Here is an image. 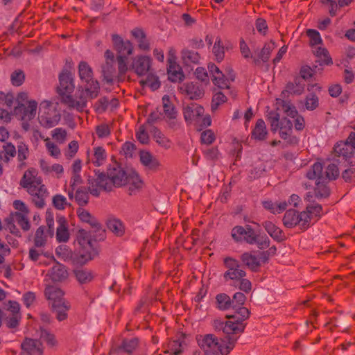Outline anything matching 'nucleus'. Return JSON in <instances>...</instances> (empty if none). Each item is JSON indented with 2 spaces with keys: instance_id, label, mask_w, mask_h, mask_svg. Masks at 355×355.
<instances>
[{
  "instance_id": "aec40b11",
  "label": "nucleus",
  "mask_w": 355,
  "mask_h": 355,
  "mask_svg": "<svg viewBox=\"0 0 355 355\" xmlns=\"http://www.w3.org/2000/svg\"><path fill=\"white\" fill-rule=\"evenodd\" d=\"M254 232L250 226H246V227L235 226L232 230L231 236L236 242L245 241L248 243L252 244L254 242Z\"/></svg>"
},
{
  "instance_id": "864d4df0",
  "label": "nucleus",
  "mask_w": 355,
  "mask_h": 355,
  "mask_svg": "<svg viewBox=\"0 0 355 355\" xmlns=\"http://www.w3.org/2000/svg\"><path fill=\"white\" fill-rule=\"evenodd\" d=\"M51 136L58 144H63L67 140V131L61 128H55L51 131Z\"/></svg>"
},
{
  "instance_id": "5fc2aeb1",
  "label": "nucleus",
  "mask_w": 355,
  "mask_h": 355,
  "mask_svg": "<svg viewBox=\"0 0 355 355\" xmlns=\"http://www.w3.org/2000/svg\"><path fill=\"white\" fill-rule=\"evenodd\" d=\"M52 202L53 206L59 210L64 209L69 205L67 198L61 194L54 196L52 199Z\"/></svg>"
},
{
  "instance_id": "72a5a7b5",
  "label": "nucleus",
  "mask_w": 355,
  "mask_h": 355,
  "mask_svg": "<svg viewBox=\"0 0 355 355\" xmlns=\"http://www.w3.org/2000/svg\"><path fill=\"white\" fill-rule=\"evenodd\" d=\"M266 125L263 119H259L252 130V137L256 140H263L267 136Z\"/></svg>"
},
{
  "instance_id": "6e6d98bb",
  "label": "nucleus",
  "mask_w": 355,
  "mask_h": 355,
  "mask_svg": "<svg viewBox=\"0 0 355 355\" xmlns=\"http://www.w3.org/2000/svg\"><path fill=\"white\" fill-rule=\"evenodd\" d=\"M25 80V75L20 69L15 70L10 76V80L14 86H20Z\"/></svg>"
},
{
  "instance_id": "4d7b16f0",
  "label": "nucleus",
  "mask_w": 355,
  "mask_h": 355,
  "mask_svg": "<svg viewBox=\"0 0 355 355\" xmlns=\"http://www.w3.org/2000/svg\"><path fill=\"white\" fill-rule=\"evenodd\" d=\"M275 48V44L273 42L270 41L266 43L262 49L260 53V58L262 61L266 62L270 55L271 51Z\"/></svg>"
},
{
  "instance_id": "7c9ffc66",
  "label": "nucleus",
  "mask_w": 355,
  "mask_h": 355,
  "mask_svg": "<svg viewBox=\"0 0 355 355\" xmlns=\"http://www.w3.org/2000/svg\"><path fill=\"white\" fill-rule=\"evenodd\" d=\"M263 207L274 214H280L287 207V203L285 201H277L273 202L270 200H266L262 202Z\"/></svg>"
},
{
  "instance_id": "423d86ee",
  "label": "nucleus",
  "mask_w": 355,
  "mask_h": 355,
  "mask_svg": "<svg viewBox=\"0 0 355 355\" xmlns=\"http://www.w3.org/2000/svg\"><path fill=\"white\" fill-rule=\"evenodd\" d=\"M84 86L77 88L74 96H67L63 98V103L69 108L82 111L87 107V102L96 98L100 92L99 83L96 80L84 82Z\"/></svg>"
},
{
  "instance_id": "cd10ccee",
  "label": "nucleus",
  "mask_w": 355,
  "mask_h": 355,
  "mask_svg": "<svg viewBox=\"0 0 355 355\" xmlns=\"http://www.w3.org/2000/svg\"><path fill=\"white\" fill-rule=\"evenodd\" d=\"M132 35L135 38L138 47L141 51H148L150 44L144 32L139 28H135L131 31Z\"/></svg>"
},
{
  "instance_id": "4be33fe9",
  "label": "nucleus",
  "mask_w": 355,
  "mask_h": 355,
  "mask_svg": "<svg viewBox=\"0 0 355 355\" xmlns=\"http://www.w3.org/2000/svg\"><path fill=\"white\" fill-rule=\"evenodd\" d=\"M22 355H42L41 343L37 340L26 338L21 344Z\"/></svg>"
},
{
  "instance_id": "79ce46f5",
  "label": "nucleus",
  "mask_w": 355,
  "mask_h": 355,
  "mask_svg": "<svg viewBox=\"0 0 355 355\" xmlns=\"http://www.w3.org/2000/svg\"><path fill=\"white\" fill-rule=\"evenodd\" d=\"M76 279L80 284H87L90 282L94 278V274L91 270L80 269L75 270Z\"/></svg>"
},
{
  "instance_id": "5701e85b",
  "label": "nucleus",
  "mask_w": 355,
  "mask_h": 355,
  "mask_svg": "<svg viewBox=\"0 0 355 355\" xmlns=\"http://www.w3.org/2000/svg\"><path fill=\"white\" fill-rule=\"evenodd\" d=\"M180 89L182 92L185 94L190 99L200 98L204 94L203 89L198 83L193 82L183 84Z\"/></svg>"
},
{
  "instance_id": "b1692460",
  "label": "nucleus",
  "mask_w": 355,
  "mask_h": 355,
  "mask_svg": "<svg viewBox=\"0 0 355 355\" xmlns=\"http://www.w3.org/2000/svg\"><path fill=\"white\" fill-rule=\"evenodd\" d=\"M57 223L58 226L56 232V239L58 242H67L69 239L67 220L63 216H58Z\"/></svg>"
},
{
  "instance_id": "a211bd4d",
  "label": "nucleus",
  "mask_w": 355,
  "mask_h": 355,
  "mask_svg": "<svg viewBox=\"0 0 355 355\" xmlns=\"http://www.w3.org/2000/svg\"><path fill=\"white\" fill-rule=\"evenodd\" d=\"M75 88L73 75L67 69L63 70L59 76V85L57 87L58 93L64 97L72 96L71 93Z\"/></svg>"
},
{
  "instance_id": "052dcab7",
  "label": "nucleus",
  "mask_w": 355,
  "mask_h": 355,
  "mask_svg": "<svg viewBox=\"0 0 355 355\" xmlns=\"http://www.w3.org/2000/svg\"><path fill=\"white\" fill-rule=\"evenodd\" d=\"M78 148L79 146L78 142L76 141H71L68 144V148L64 153L67 158L71 159L78 152Z\"/></svg>"
},
{
  "instance_id": "f704fd0d",
  "label": "nucleus",
  "mask_w": 355,
  "mask_h": 355,
  "mask_svg": "<svg viewBox=\"0 0 355 355\" xmlns=\"http://www.w3.org/2000/svg\"><path fill=\"white\" fill-rule=\"evenodd\" d=\"M107 158L105 150L102 147H94V153L90 158L91 162L96 166H100L103 165Z\"/></svg>"
},
{
  "instance_id": "a878e982",
  "label": "nucleus",
  "mask_w": 355,
  "mask_h": 355,
  "mask_svg": "<svg viewBox=\"0 0 355 355\" xmlns=\"http://www.w3.org/2000/svg\"><path fill=\"white\" fill-rule=\"evenodd\" d=\"M40 168L46 175H51L57 178H60L64 173V168L60 164H49L44 161L40 162Z\"/></svg>"
},
{
  "instance_id": "f8f14e48",
  "label": "nucleus",
  "mask_w": 355,
  "mask_h": 355,
  "mask_svg": "<svg viewBox=\"0 0 355 355\" xmlns=\"http://www.w3.org/2000/svg\"><path fill=\"white\" fill-rule=\"evenodd\" d=\"M61 115L51 101L44 100L39 107L38 120L41 125L46 128L55 126L60 121Z\"/></svg>"
},
{
  "instance_id": "69168bd1",
  "label": "nucleus",
  "mask_w": 355,
  "mask_h": 355,
  "mask_svg": "<svg viewBox=\"0 0 355 355\" xmlns=\"http://www.w3.org/2000/svg\"><path fill=\"white\" fill-rule=\"evenodd\" d=\"M254 242L252 244H256L258 248L261 249H263L267 248L269 245V239L267 236H257L255 233L254 232Z\"/></svg>"
},
{
  "instance_id": "c85d7f7f",
  "label": "nucleus",
  "mask_w": 355,
  "mask_h": 355,
  "mask_svg": "<svg viewBox=\"0 0 355 355\" xmlns=\"http://www.w3.org/2000/svg\"><path fill=\"white\" fill-rule=\"evenodd\" d=\"M168 79L172 82L181 81L184 78V74L180 66L177 63L168 64Z\"/></svg>"
},
{
  "instance_id": "bb28decb",
  "label": "nucleus",
  "mask_w": 355,
  "mask_h": 355,
  "mask_svg": "<svg viewBox=\"0 0 355 355\" xmlns=\"http://www.w3.org/2000/svg\"><path fill=\"white\" fill-rule=\"evenodd\" d=\"M48 275L53 282H60L65 279L68 276V273L63 265L55 263L49 271Z\"/></svg>"
},
{
  "instance_id": "7ed1b4c3",
  "label": "nucleus",
  "mask_w": 355,
  "mask_h": 355,
  "mask_svg": "<svg viewBox=\"0 0 355 355\" xmlns=\"http://www.w3.org/2000/svg\"><path fill=\"white\" fill-rule=\"evenodd\" d=\"M246 297L243 293H236L232 301V308L235 311V314L228 316L230 320L224 322L220 320L214 322V326L216 329H222L226 334H237L244 330V324L242 322L249 315L248 309L243 307Z\"/></svg>"
},
{
  "instance_id": "0eeeda50",
  "label": "nucleus",
  "mask_w": 355,
  "mask_h": 355,
  "mask_svg": "<svg viewBox=\"0 0 355 355\" xmlns=\"http://www.w3.org/2000/svg\"><path fill=\"white\" fill-rule=\"evenodd\" d=\"M227 335L220 342L213 334L198 336L197 340L206 355H227L234 348L237 339L234 336Z\"/></svg>"
},
{
  "instance_id": "20e7f679",
  "label": "nucleus",
  "mask_w": 355,
  "mask_h": 355,
  "mask_svg": "<svg viewBox=\"0 0 355 355\" xmlns=\"http://www.w3.org/2000/svg\"><path fill=\"white\" fill-rule=\"evenodd\" d=\"M20 185L31 196L35 207L40 209L44 207L45 199L49 192L36 168H29L24 172L20 180Z\"/></svg>"
},
{
  "instance_id": "de8ad7c7",
  "label": "nucleus",
  "mask_w": 355,
  "mask_h": 355,
  "mask_svg": "<svg viewBox=\"0 0 355 355\" xmlns=\"http://www.w3.org/2000/svg\"><path fill=\"white\" fill-rule=\"evenodd\" d=\"M241 260L243 263L252 270H255L259 266V261L258 259L248 252H245L241 255Z\"/></svg>"
},
{
  "instance_id": "338daca9",
  "label": "nucleus",
  "mask_w": 355,
  "mask_h": 355,
  "mask_svg": "<svg viewBox=\"0 0 355 355\" xmlns=\"http://www.w3.org/2000/svg\"><path fill=\"white\" fill-rule=\"evenodd\" d=\"M96 133L99 138L107 137L110 134V129L107 124H101L96 127Z\"/></svg>"
},
{
  "instance_id": "473e14b6",
  "label": "nucleus",
  "mask_w": 355,
  "mask_h": 355,
  "mask_svg": "<svg viewBox=\"0 0 355 355\" xmlns=\"http://www.w3.org/2000/svg\"><path fill=\"white\" fill-rule=\"evenodd\" d=\"M78 74L83 83L94 80L92 68L85 61L80 62L78 64Z\"/></svg>"
},
{
  "instance_id": "4c0bfd02",
  "label": "nucleus",
  "mask_w": 355,
  "mask_h": 355,
  "mask_svg": "<svg viewBox=\"0 0 355 355\" xmlns=\"http://www.w3.org/2000/svg\"><path fill=\"white\" fill-rule=\"evenodd\" d=\"M212 53L218 62H221L225 57V46L220 37L216 38L212 48Z\"/></svg>"
},
{
  "instance_id": "dca6fc26",
  "label": "nucleus",
  "mask_w": 355,
  "mask_h": 355,
  "mask_svg": "<svg viewBox=\"0 0 355 355\" xmlns=\"http://www.w3.org/2000/svg\"><path fill=\"white\" fill-rule=\"evenodd\" d=\"M130 70L139 77L146 76L153 71V59L146 55H137L131 59Z\"/></svg>"
},
{
  "instance_id": "a18cd8bd",
  "label": "nucleus",
  "mask_w": 355,
  "mask_h": 355,
  "mask_svg": "<svg viewBox=\"0 0 355 355\" xmlns=\"http://www.w3.org/2000/svg\"><path fill=\"white\" fill-rule=\"evenodd\" d=\"M52 306L53 307L56 313V318L59 321L64 320L67 318V312L69 309V306L67 302H62L59 305L55 304V305Z\"/></svg>"
},
{
  "instance_id": "2eb2a0df",
  "label": "nucleus",
  "mask_w": 355,
  "mask_h": 355,
  "mask_svg": "<svg viewBox=\"0 0 355 355\" xmlns=\"http://www.w3.org/2000/svg\"><path fill=\"white\" fill-rule=\"evenodd\" d=\"M339 175L337 166L334 164H329L324 173L322 172V166L320 163H315L306 176L309 179H318L324 180H335Z\"/></svg>"
},
{
  "instance_id": "603ef678",
  "label": "nucleus",
  "mask_w": 355,
  "mask_h": 355,
  "mask_svg": "<svg viewBox=\"0 0 355 355\" xmlns=\"http://www.w3.org/2000/svg\"><path fill=\"white\" fill-rule=\"evenodd\" d=\"M141 83L150 87L152 90H156L160 87L158 77L154 74L153 71L147 75L146 80L141 81Z\"/></svg>"
},
{
  "instance_id": "ddd939ff",
  "label": "nucleus",
  "mask_w": 355,
  "mask_h": 355,
  "mask_svg": "<svg viewBox=\"0 0 355 355\" xmlns=\"http://www.w3.org/2000/svg\"><path fill=\"white\" fill-rule=\"evenodd\" d=\"M208 70L211 76L213 83L219 88H229L231 82L234 81L235 74L230 67H227L224 71H221L214 63L208 65Z\"/></svg>"
},
{
  "instance_id": "58836bf2",
  "label": "nucleus",
  "mask_w": 355,
  "mask_h": 355,
  "mask_svg": "<svg viewBox=\"0 0 355 355\" xmlns=\"http://www.w3.org/2000/svg\"><path fill=\"white\" fill-rule=\"evenodd\" d=\"M183 350L182 342L180 340H174L168 343L164 352L169 355H178Z\"/></svg>"
},
{
  "instance_id": "09e8293b",
  "label": "nucleus",
  "mask_w": 355,
  "mask_h": 355,
  "mask_svg": "<svg viewBox=\"0 0 355 355\" xmlns=\"http://www.w3.org/2000/svg\"><path fill=\"white\" fill-rule=\"evenodd\" d=\"M44 142L46 148L49 155L58 159L61 155V151L59 147L49 138L45 139Z\"/></svg>"
},
{
  "instance_id": "9d476101",
  "label": "nucleus",
  "mask_w": 355,
  "mask_h": 355,
  "mask_svg": "<svg viewBox=\"0 0 355 355\" xmlns=\"http://www.w3.org/2000/svg\"><path fill=\"white\" fill-rule=\"evenodd\" d=\"M77 242L80 245L77 261L84 264L93 259L98 254L96 243L90 238L89 233L85 230H80L77 234Z\"/></svg>"
},
{
  "instance_id": "0e129e2a",
  "label": "nucleus",
  "mask_w": 355,
  "mask_h": 355,
  "mask_svg": "<svg viewBox=\"0 0 355 355\" xmlns=\"http://www.w3.org/2000/svg\"><path fill=\"white\" fill-rule=\"evenodd\" d=\"M19 319V314H6V322L8 327L15 328L18 325Z\"/></svg>"
},
{
  "instance_id": "6ab92c4d",
  "label": "nucleus",
  "mask_w": 355,
  "mask_h": 355,
  "mask_svg": "<svg viewBox=\"0 0 355 355\" xmlns=\"http://www.w3.org/2000/svg\"><path fill=\"white\" fill-rule=\"evenodd\" d=\"M78 218L82 223L87 224L93 228L95 232L99 234V240L103 239L104 231L102 229L101 224L90 212L83 208H78L76 211Z\"/></svg>"
},
{
  "instance_id": "4468645a",
  "label": "nucleus",
  "mask_w": 355,
  "mask_h": 355,
  "mask_svg": "<svg viewBox=\"0 0 355 355\" xmlns=\"http://www.w3.org/2000/svg\"><path fill=\"white\" fill-rule=\"evenodd\" d=\"M310 39V44L313 47L314 54L320 59V62L324 64H331L332 60L327 50L319 46L322 43V39L320 33L315 30L309 29L306 32Z\"/></svg>"
},
{
  "instance_id": "bf43d9fd",
  "label": "nucleus",
  "mask_w": 355,
  "mask_h": 355,
  "mask_svg": "<svg viewBox=\"0 0 355 355\" xmlns=\"http://www.w3.org/2000/svg\"><path fill=\"white\" fill-rule=\"evenodd\" d=\"M88 194L82 189H78L76 191L75 199L80 205H85L88 202Z\"/></svg>"
},
{
  "instance_id": "13d9d810",
  "label": "nucleus",
  "mask_w": 355,
  "mask_h": 355,
  "mask_svg": "<svg viewBox=\"0 0 355 355\" xmlns=\"http://www.w3.org/2000/svg\"><path fill=\"white\" fill-rule=\"evenodd\" d=\"M319 105L318 98L315 94H311L307 96L305 101V107L309 110H315Z\"/></svg>"
},
{
  "instance_id": "39448f33",
  "label": "nucleus",
  "mask_w": 355,
  "mask_h": 355,
  "mask_svg": "<svg viewBox=\"0 0 355 355\" xmlns=\"http://www.w3.org/2000/svg\"><path fill=\"white\" fill-rule=\"evenodd\" d=\"M322 214L320 205H309L306 210L298 213L295 210L289 209L284 214V225L288 228L299 226L301 229H306L311 223L317 221Z\"/></svg>"
},
{
  "instance_id": "49530a36",
  "label": "nucleus",
  "mask_w": 355,
  "mask_h": 355,
  "mask_svg": "<svg viewBox=\"0 0 355 355\" xmlns=\"http://www.w3.org/2000/svg\"><path fill=\"white\" fill-rule=\"evenodd\" d=\"M137 346V339L132 338L130 340H124L122 344L116 349L117 353H121L122 352L130 353L132 352Z\"/></svg>"
},
{
  "instance_id": "3c124183",
  "label": "nucleus",
  "mask_w": 355,
  "mask_h": 355,
  "mask_svg": "<svg viewBox=\"0 0 355 355\" xmlns=\"http://www.w3.org/2000/svg\"><path fill=\"white\" fill-rule=\"evenodd\" d=\"M218 308L222 310H227L232 308V301L230 297L225 293L219 294L216 296Z\"/></svg>"
},
{
  "instance_id": "c9c22d12",
  "label": "nucleus",
  "mask_w": 355,
  "mask_h": 355,
  "mask_svg": "<svg viewBox=\"0 0 355 355\" xmlns=\"http://www.w3.org/2000/svg\"><path fill=\"white\" fill-rule=\"evenodd\" d=\"M162 103L165 117L169 120L175 119L177 116V112L173 104L171 103L169 96L167 95L164 96Z\"/></svg>"
},
{
  "instance_id": "774afa93",
  "label": "nucleus",
  "mask_w": 355,
  "mask_h": 355,
  "mask_svg": "<svg viewBox=\"0 0 355 355\" xmlns=\"http://www.w3.org/2000/svg\"><path fill=\"white\" fill-rule=\"evenodd\" d=\"M226 100V96L222 92L216 93L212 99V109H216L218 105L225 103Z\"/></svg>"
},
{
  "instance_id": "6e6552de",
  "label": "nucleus",
  "mask_w": 355,
  "mask_h": 355,
  "mask_svg": "<svg viewBox=\"0 0 355 355\" xmlns=\"http://www.w3.org/2000/svg\"><path fill=\"white\" fill-rule=\"evenodd\" d=\"M223 263L225 268L223 274L225 282L249 293L252 289V284L250 280L245 278L246 273L242 269L239 261L232 257H226Z\"/></svg>"
},
{
  "instance_id": "2f4dec72",
  "label": "nucleus",
  "mask_w": 355,
  "mask_h": 355,
  "mask_svg": "<svg viewBox=\"0 0 355 355\" xmlns=\"http://www.w3.org/2000/svg\"><path fill=\"white\" fill-rule=\"evenodd\" d=\"M181 59L187 64H198L200 56L198 52L189 49H183L181 52Z\"/></svg>"
},
{
  "instance_id": "e2e57ef3",
  "label": "nucleus",
  "mask_w": 355,
  "mask_h": 355,
  "mask_svg": "<svg viewBox=\"0 0 355 355\" xmlns=\"http://www.w3.org/2000/svg\"><path fill=\"white\" fill-rule=\"evenodd\" d=\"M255 28L257 32L263 35L266 34L268 29L266 21L262 18H258L256 20Z\"/></svg>"
},
{
  "instance_id": "f3484780",
  "label": "nucleus",
  "mask_w": 355,
  "mask_h": 355,
  "mask_svg": "<svg viewBox=\"0 0 355 355\" xmlns=\"http://www.w3.org/2000/svg\"><path fill=\"white\" fill-rule=\"evenodd\" d=\"M355 150V132H352L349 135L346 141H340L334 146V152L335 156L342 160H347L352 157Z\"/></svg>"
},
{
  "instance_id": "393cba45",
  "label": "nucleus",
  "mask_w": 355,
  "mask_h": 355,
  "mask_svg": "<svg viewBox=\"0 0 355 355\" xmlns=\"http://www.w3.org/2000/svg\"><path fill=\"white\" fill-rule=\"evenodd\" d=\"M45 295L49 300H50L52 303V306L57 304H60L62 302H64L63 295L64 293L59 288L54 286H49L46 288Z\"/></svg>"
},
{
  "instance_id": "37998d69",
  "label": "nucleus",
  "mask_w": 355,
  "mask_h": 355,
  "mask_svg": "<svg viewBox=\"0 0 355 355\" xmlns=\"http://www.w3.org/2000/svg\"><path fill=\"white\" fill-rule=\"evenodd\" d=\"M44 227H38L35 232L34 243L37 248L43 247L46 245L48 235L44 232Z\"/></svg>"
},
{
  "instance_id": "c03bdc74",
  "label": "nucleus",
  "mask_w": 355,
  "mask_h": 355,
  "mask_svg": "<svg viewBox=\"0 0 355 355\" xmlns=\"http://www.w3.org/2000/svg\"><path fill=\"white\" fill-rule=\"evenodd\" d=\"M155 141L162 148L167 150L172 146L171 141L160 131H155L153 135Z\"/></svg>"
},
{
  "instance_id": "ea45409f",
  "label": "nucleus",
  "mask_w": 355,
  "mask_h": 355,
  "mask_svg": "<svg viewBox=\"0 0 355 355\" xmlns=\"http://www.w3.org/2000/svg\"><path fill=\"white\" fill-rule=\"evenodd\" d=\"M28 214L16 212L12 217V220L16 222L24 231H28L31 227Z\"/></svg>"
},
{
  "instance_id": "f03ea898",
  "label": "nucleus",
  "mask_w": 355,
  "mask_h": 355,
  "mask_svg": "<svg viewBox=\"0 0 355 355\" xmlns=\"http://www.w3.org/2000/svg\"><path fill=\"white\" fill-rule=\"evenodd\" d=\"M283 110L286 116L280 118L279 114L276 112H270L268 119L270 124L272 132L279 131L280 137L290 146L297 145L299 139L292 135L293 123L297 130H301L304 128V120L302 116L298 114L297 110L289 102H283Z\"/></svg>"
},
{
  "instance_id": "412c9836",
  "label": "nucleus",
  "mask_w": 355,
  "mask_h": 355,
  "mask_svg": "<svg viewBox=\"0 0 355 355\" xmlns=\"http://www.w3.org/2000/svg\"><path fill=\"white\" fill-rule=\"evenodd\" d=\"M112 42L115 49L120 55H130L133 53L134 46L129 40H123L119 35H113Z\"/></svg>"
},
{
  "instance_id": "1a4fd4ad",
  "label": "nucleus",
  "mask_w": 355,
  "mask_h": 355,
  "mask_svg": "<svg viewBox=\"0 0 355 355\" xmlns=\"http://www.w3.org/2000/svg\"><path fill=\"white\" fill-rule=\"evenodd\" d=\"M17 101V105L14 109V114L21 122L22 128L27 131L30 129V121L37 114L38 103L35 100L29 99L26 92L19 93Z\"/></svg>"
},
{
  "instance_id": "c756f323",
  "label": "nucleus",
  "mask_w": 355,
  "mask_h": 355,
  "mask_svg": "<svg viewBox=\"0 0 355 355\" xmlns=\"http://www.w3.org/2000/svg\"><path fill=\"white\" fill-rule=\"evenodd\" d=\"M139 158L141 164L150 169L156 168L159 166V161L148 151H141Z\"/></svg>"
},
{
  "instance_id": "f257e3e1",
  "label": "nucleus",
  "mask_w": 355,
  "mask_h": 355,
  "mask_svg": "<svg viewBox=\"0 0 355 355\" xmlns=\"http://www.w3.org/2000/svg\"><path fill=\"white\" fill-rule=\"evenodd\" d=\"M88 182L89 190L95 196H98L103 190H112L113 187L128 185L130 191L133 192L143 185L141 180L135 171H125L116 162L109 165L107 175L103 173H96L95 176L89 178Z\"/></svg>"
},
{
  "instance_id": "8fccbe9b",
  "label": "nucleus",
  "mask_w": 355,
  "mask_h": 355,
  "mask_svg": "<svg viewBox=\"0 0 355 355\" xmlns=\"http://www.w3.org/2000/svg\"><path fill=\"white\" fill-rule=\"evenodd\" d=\"M317 180L316 187L315 189V196L317 198H324L329 196V191L325 185L327 180L322 181V180L315 179Z\"/></svg>"
},
{
  "instance_id": "9b49d317",
  "label": "nucleus",
  "mask_w": 355,
  "mask_h": 355,
  "mask_svg": "<svg viewBox=\"0 0 355 355\" xmlns=\"http://www.w3.org/2000/svg\"><path fill=\"white\" fill-rule=\"evenodd\" d=\"M204 113V108L197 103H192L183 107V115L186 122L200 128L207 127L211 123L210 116L205 115Z\"/></svg>"
},
{
  "instance_id": "e433bc0d",
  "label": "nucleus",
  "mask_w": 355,
  "mask_h": 355,
  "mask_svg": "<svg viewBox=\"0 0 355 355\" xmlns=\"http://www.w3.org/2000/svg\"><path fill=\"white\" fill-rule=\"evenodd\" d=\"M263 227L266 232L271 237L277 241H282L284 238L282 230L270 221H266L263 224Z\"/></svg>"
},
{
  "instance_id": "680f3d73",
  "label": "nucleus",
  "mask_w": 355,
  "mask_h": 355,
  "mask_svg": "<svg viewBox=\"0 0 355 355\" xmlns=\"http://www.w3.org/2000/svg\"><path fill=\"white\" fill-rule=\"evenodd\" d=\"M136 137L138 141L143 144H147L149 141L148 135L144 125L139 127L136 133Z\"/></svg>"
},
{
  "instance_id": "a19ab883",
  "label": "nucleus",
  "mask_w": 355,
  "mask_h": 355,
  "mask_svg": "<svg viewBox=\"0 0 355 355\" xmlns=\"http://www.w3.org/2000/svg\"><path fill=\"white\" fill-rule=\"evenodd\" d=\"M107 228L116 236H121L124 232L123 223L116 218H110L108 220Z\"/></svg>"
}]
</instances>
